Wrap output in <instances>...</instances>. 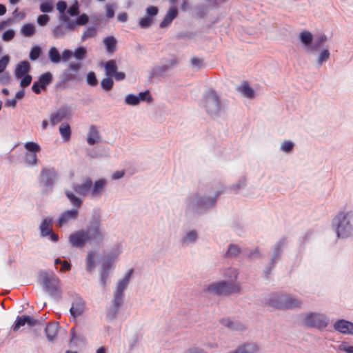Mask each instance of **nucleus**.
Wrapping results in <instances>:
<instances>
[{
	"label": "nucleus",
	"mask_w": 353,
	"mask_h": 353,
	"mask_svg": "<svg viewBox=\"0 0 353 353\" xmlns=\"http://www.w3.org/2000/svg\"><path fill=\"white\" fill-rule=\"evenodd\" d=\"M60 19L65 22V24H59L52 28V32L55 38L63 37L68 31L74 30L76 26H84L89 21V17L85 13L79 15L75 21L71 20L67 15H61Z\"/></svg>",
	"instance_id": "1"
},
{
	"label": "nucleus",
	"mask_w": 353,
	"mask_h": 353,
	"mask_svg": "<svg viewBox=\"0 0 353 353\" xmlns=\"http://www.w3.org/2000/svg\"><path fill=\"white\" fill-rule=\"evenodd\" d=\"M338 237L345 238L353 234V212H340L334 219Z\"/></svg>",
	"instance_id": "2"
},
{
	"label": "nucleus",
	"mask_w": 353,
	"mask_h": 353,
	"mask_svg": "<svg viewBox=\"0 0 353 353\" xmlns=\"http://www.w3.org/2000/svg\"><path fill=\"white\" fill-rule=\"evenodd\" d=\"M269 307L277 309H292L299 307L301 301L286 294H272L268 301Z\"/></svg>",
	"instance_id": "3"
},
{
	"label": "nucleus",
	"mask_w": 353,
	"mask_h": 353,
	"mask_svg": "<svg viewBox=\"0 0 353 353\" xmlns=\"http://www.w3.org/2000/svg\"><path fill=\"white\" fill-rule=\"evenodd\" d=\"M39 279L43 288L50 295H60V280L54 273L42 271L39 273Z\"/></svg>",
	"instance_id": "4"
},
{
	"label": "nucleus",
	"mask_w": 353,
	"mask_h": 353,
	"mask_svg": "<svg viewBox=\"0 0 353 353\" xmlns=\"http://www.w3.org/2000/svg\"><path fill=\"white\" fill-rule=\"evenodd\" d=\"M207 290L216 295H228L239 292L240 288L237 285L220 281L208 285Z\"/></svg>",
	"instance_id": "5"
},
{
	"label": "nucleus",
	"mask_w": 353,
	"mask_h": 353,
	"mask_svg": "<svg viewBox=\"0 0 353 353\" xmlns=\"http://www.w3.org/2000/svg\"><path fill=\"white\" fill-rule=\"evenodd\" d=\"M303 322L308 327H313L319 330L325 328L327 325V319L324 315L312 312L305 316Z\"/></svg>",
	"instance_id": "6"
},
{
	"label": "nucleus",
	"mask_w": 353,
	"mask_h": 353,
	"mask_svg": "<svg viewBox=\"0 0 353 353\" xmlns=\"http://www.w3.org/2000/svg\"><path fill=\"white\" fill-rule=\"evenodd\" d=\"M204 103L206 110L209 113L214 114L219 111V99L214 90H210L205 94Z\"/></svg>",
	"instance_id": "7"
},
{
	"label": "nucleus",
	"mask_w": 353,
	"mask_h": 353,
	"mask_svg": "<svg viewBox=\"0 0 353 353\" xmlns=\"http://www.w3.org/2000/svg\"><path fill=\"white\" fill-rule=\"evenodd\" d=\"M57 177V172L54 168L44 167L40 172V182L46 187L54 185Z\"/></svg>",
	"instance_id": "8"
},
{
	"label": "nucleus",
	"mask_w": 353,
	"mask_h": 353,
	"mask_svg": "<svg viewBox=\"0 0 353 353\" xmlns=\"http://www.w3.org/2000/svg\"><path fill=\"white\" fill-rule=\"evenodd\" d=\"M52 219L45 218L40 225V232L42 236H49L52 241L57 242L59 240V236L52 232Z\"/></svg>",
	"instance_id": "9"
},
{
	"label": "nucleus",
	"mask_w": 353,
	"mask_h": 353,
	"mask_svg": "<svg viewBox=\"0 0 353 353\" xmlns=\"http://www.w3.org/2000/svg\"><path fill=\"white\" fill-rule=\"evenodd\" d=\"M81 68L80 63H70L68 68L65 70L62 74V81L69 82L79 79L78 72Z\"/></svg>",
	"instance_id": "10"
},
{
	"label": "nucleus",
	"mask_w": 353,
	"mask_h": 353,
	"mask_svg": "<svg viewBox=\"0 0 353 353\" xmlns=\"http://www.w3.org/2000/svg\"><path fill=\"white\" fill-rule=\"evenodd\" d=\"M69 241L74 247H82L88 242V234L85 230H79L70 235Z\"/></svg>",
	"instance_id": "11"
},
{
	"label": "nucleus",
	"mask_w": 353,
	"mask_h": 353,
	"mask_svg": "<svg viewBox=\"0 0 353 353\" xmlns=\"http://www.w3.org/2000/svg\"><path fill=\"white\" fill-rule=\"evenodd\" d=\"M69 114V110L67 107H61L50 115V124L54 126L63 119L67 118Z\"/></svg>",
	"instance_id": "12"
},
{
	"label": "nucleus",
	"mask_w": 353,
	"mask_h": 353,
	"mask_svg": "<svg viewBox=\"0 0 353 353\" xmlns=\"http://www.w3.org/2000/svg\"><path fill=\"white\" fill-rule=\"evenodd\" d=\"M85 307V301L81 298L77 297L72 303L70 312L74 318H76L81 316L83 313Z\"/></svg>",
	"instance_id": "13"
},
{
	"label": "nucleus",
	"mask_w": 353,
	"mask_h": 353,
	"mask_svg": "<svg viewBox=\"0 0 353 353\" xmlns=\"http://www.w3.org/2000/svg\"><path fill=\"white\" fill-rule=\"evenodd\" d=\"M88 236V242L96 241L100 243L103 241V234L99 223H95L93 226L85 231Z\"/></svg>",
	"instance_id": "14"
},
{
	"label": "nucleus",
	"mask_w": 353,
	"mask_h": 353,
	"mask_svg": "<svg viewBox=\"0 0 353 353\" xmlns=\"http://www.w3.org/2000/svg\"><path fill=\"white\" fill-rule=\"evenodd\" d=\"M334 327L336 330L342 334L353 335V323L350 321L341 319L334 323Z\"/></svg>",
	"instance_id": "15"
},
{
	"label": "nucleus",
	"mask_w": 353,
	"mask_h": 353,
	"mask_svg": "<svg viewBox=\"0 0 353 353\" xmlns=\"http://www.w3.org/2000/svg\"><path fill=\"white\" fill-rule=\"evenodd\" d=\"M92 186V181L90 178L85 179L81 184H74L73 185L74 190L79 194L85 196L89 192L91 193V188Z\"/></svg>",
	"instance_id": "16"
},
{
	"label": "nucleus",
	"mask_w": 353,
	"mask_h": 353,
	"mask_svg": "<svg viewBox=\"0 0 353 353\" xmlns=\"http://www.w3.org/2000/svg\"><path fill=\"white\" fill-rule=\"evenodd\" d=\"M101 141L100 132L97 126L92 125L89 128L87 135V142L90 145H93Z\"/></svg>",
	"instance_id": "17"
},
{
	"label": "nucleus",
	"mask_w": 353,
	"mask_h": 353,
	"mask_svg": "<svg viewBox=\"0 0 353 353\" xmlns=\"http://www.w3.org/2000/svg\"><path fill=\"white\" fill-rule=\"evenodd\" d=\"M78 213L79 212L77 209H72L64 212L61 214L58 220L59 227H62L70 220L75 219L78 216Z\"/></svg>",
	"instance_id": "18"
},
{
	"label": "nucleus",
	"mask_w": 353,
	"mask_h": 353,
	"mask_svg": "<svg viewBox=\"0 0 353 353\" xmlns=\"http://www.w3.org/2000/svg\"><path fill=\"white\" fill-rule=\"evenodd\" d=\"M178 14V10L176 8H171L169 9L168 12L165 14L163 19L161 21V22L159 24V27L161 28H164L166 27H168L173 19H174Z\"/></svg>",
	"instance_id": "19"
},
{
	"label": "nucleus",
	"mask_w": 353,
	"mask_h": 353,
	"mask_svg": "<svg viewBox=\"0 0 353 353\" xmlns=\"http://www.w3.org/2000/svg\"><path fill=\"white\" fill-rule=\"evenodd\" d=\"M58 328V323L50 322L47 324L45 329V332L48 341H53L56 339L57 336Z\"/></svg>",
	"instance_id": "20"
},
{
	"label": "nucleus",
	"mask_w": 353,
	"mask_h": 353,
	"mask_svg": "<svg viewBox=\"0 0 353 353\" xmlns=\"http://www.w3.org/2000/svg\"><path fill=\"white\" fill-rule=\"evenodd\" d=\"M106 184L107 181L105 179H101L96 181L91 188V196L94 197L101 195Z\"/></svg>",
	"instance_id": "21"
},
{
	"label": "nucleus",
	"mask_w": 353,
	"mask_h": 353,
	"mask_svg": "<svg viewBox=\"0 0 353 353\" xmlns=\"http://www.w3.org/2000/svg\"><path fill=\"white\" fill-rule=\"evenodd\" d=\"M30 69V63L27 61L20 62L16 67L14 74L17 79L22 78L24 75L28 74Z\"/></svg>",
	"instance_id": "22"
},
{
	"label": "nucleus",
	"mask_w": 353,
	"mask_h": 353,
	"mask_svg": "<svg viewBox=\"0 0 353 353\" xmlns=\"http://www.w3.org/2000/svg\"><path fill=\"white\" fill-rule=\"evenodd\" d=\"M132 272V270H129L125 274L123 279L119 281L117 286L116 292L123 294V291L128 284Z\"/></svg>",
	"instance_id": "23"
},
{
	"label": "nucleus",
	"mask_w": 353,
	"mask_h": 353,
	"mask_svg": "<svg viewBox=\"0 0 353 353\" xmlns=\"http://www.w3.org/2000/svg\"><path fill=\"white\" fill-rule=\"evenodd\" d=\"M257 351L258 347L255 344L247 343L229 353H255Z\"/></svg>",
	"instance_id": "24"
},
{
	"label": "nucleus",
	"mask_w": 353,
	"mask_h": 353,
	"mask_svg": "<svg viewBox=\"0 0 353 353\" xmlns=\"http://www.w3.org/2000/svg\"><path fill=\"white\" fill-rule=\"evenodd\" d=\"M104 68L107 77H112L113 74L117 71L116 61L113 59L108 61L105 63Z\"/></svg>",
	"instance_id": "25"
},
{
	"label": "nucleus",
	"mask_w": 353,
	"mask_h": 353,
	"mask_svg": "<svg viewBox=\"0 0 353 353\" xmlns=\"http://www.w3.org/2000/svg\"><path fill=\"white\" fill-rule=\"evenodd\" d=\"M48 57L53 63H59L61 61V54L56 47H51L48 51Z\"/></svg>",
	"instance_id": "26"
},
{
	"label": "nucleus",
	"mask_w": 353,
	"mask_h": 353,
	"mask_svg": "<svg viewBox=\"0 0 353 353\" xmlns=\"http://www.w3.org/2000/svg\"><path fill=\"white\" fill-rule=\"evenodd\" d=\"M59 132L64 141L70 140L71 137V129L68 123H62L59 126Z\"/></svg>",
	"instance_id": "27"
},
{
	"label": "nucleus",
	"mask_w": 353,
	"mask_h": 353,
	"mask_svg": "<svg viewBox=\"0 0 353 353\" xmlns=\"http://www.w3.org/2000/svg\"><path fill=\"white\" fill-rule=\"evenodd\" d=\"M299 38L303 45L308 46L312 41L313 36L310 32L303 30L300 32Z\"/></svg>",
	"instance_id": "28"
},
{
	"label": "nucleus",
	"mask_w": 353,
	"mask_h": 353,
	"mask_svg": "<svg viewBox=\"0 0 353 353\" xmlns=\"http://www.w3.org/2000/svg\"><path fill=\"white\" fill-rule=\"evenodd\" d=\"M239 91L247 98L252 99L254 97V92L253 89L249 85L247 82H243L239 88Z\"/></svg>",
	"instance_id": "29"
},
{
	"label": "nucleus",
	"mask_w": 353,
	"mask_h": 353,
	"mask_svg": "<svg viewBox=\"0 0 353 353\" xmlns=\"http://www.w3.org/2000/svg\"><path fill=\"white\" fill-rule=\"evenodd\" d=\"M21 32L25 37H32L36 32L35 26L32 23H26L22 26Z\"/></svg>",
	"instance_id": "30"
},
{
	"label": "nucleus",
	"mask_w": 353,
	"mask_h": 353,
	"mask_svg": "<svg viewBox=\"0 0 353 353\" xmlns=\"http://www.w3.org/2000/svg\"><path fill=\"white\" fill-rule=\"evenodd\" d=\"M65 195L68 197V199L70 200L72 205H73L74 207H76L78 210L81 205H82V201L79 197L76 196L74 193H72L70 191H65Z\"/></svg>",
	"instance_id": "31"
},
{
	"label": "nucleus",
	"mask_w": 353,
	"mask_h": 353,
	"mask_svg": "<svg viewBox=\"0 0 353 353\" xmlns=\"http://www.w3.org/2000/svg\"><path fill=\"white\" fill-rule=\"evenodd\" d=\"M52 79V75L50 72L42 74L38 80L41 87L46 88V86L51 82Z\"/></svg>",
	"instance_id": "32"
},
{
	"label": "nucleus",
	"mask_w": 353,
	"mask_h": 353,
	"mask_svg": "<svg viewBox=\"0 0 353 353\" xmlns=\"http://www.w3.org/2000/svg\"><path fill=\"white\" fill-rule=\"evenodd\" d=\"M97 28L94 26L88 27L82 34L81 40L85 41L89 38L94 37L97 34Z\"/></svg>",
	"instance_id": "33"
},
{
	"label": "nucleus",
	"mask_w": 353,
	"mask_h": 353,
	"mask_svg": "<svg viewBox=\"0 0 353 353\" xmlns=\"http://www.w3.org/2000/svg\"><path fill=\"white\" fill-rule=\"evenodd\" d=\"M103 42L108 52H113L114 50L117 41L113 37L105 38Z\"/></svg>",
	"instance_id": "34"
},
{
	"label": "nucleus",
	"mask_w": 353,
	"mask_h": 353,
	"mask_svg": "<svg viewBox=\"0 0 353 353\" xmlns=\"http://www.w3.org/2000/svg\"><path fill=\"white\" fill-rule=\"evenodd\" d=\"M25 148L30 152V153H34L37 154V152H39L41 150L40 145L32 141L27 142L24 144Z\"/></svg>",
	"instance_id": "35"
},
{
	"label": "nucleus",
	"mask_w": 353,
	"mask_h": 353,
	"mask_svg": "<svg viewBox=\"0 0 353 353\" xmlns=\"http://www.w3.org/2000/svg\"><path fill=\"white\" fill-rule=\"evenodd\" d=\"M25 161L29 165L36 166L38 162L37 154L29 152L26 153L25 156Z\"/></svg>",
	"instance_id": "36"
},
{
	"label": "nucleus",
	"mask_w": 353,
	"mask_h": 353,
	"mask_svg": "<svg viewBox=\"0 0 353 353\" xmlns=\"http://www.w3.org/2000/svg\"><path fill=\"white\" fill-rule=\"evenodd\" d=\"M94 267V254L93 252H90L86 257V268L88 271L91 272Z\"/></svg>",
	"instance_id": "37"
},
{
	"label": "nucleus",
	"mask_w": 353,
	"mask_h": 353,
	"mask_svg": "<svg viewBox=\"0 0 353 353\" xmlns=\"http://www.w3.org/2000/svg\"><path fill=\"white\" fill-rule=\"evenodd\" d=\"M101 85L104 90L109 91L112 88L114 81L111 77H107L102 79Z\"/></svg>",
	"instance_id": "38"
},
{
	"label": "nucleus",
	"mask_w": 353,
	"mask_h": 353,
	"mask_svg": "<svg viewBox=\"0 0 353 353\" xmlns=\"http://www.w3.org/2000/svg\"><path fill=\"white\" fill-rule=\"evenodd\" d=\"M327 37L324 34H319L317 37L316 39L315 40L314 46L312 47V49L317 50L319 47L323 46L327 41Z\"/></svg>",
	"instance_id": "39"
},
{
	"label": "nucleus",
	"mask_w": 353,
	"mask_h": 353,
	"mask_svg": "<svg viewBox=\"0 0 353 353\" xmlns=\"http://www.w3.org/2000/svg\"><path fill=\"white\" fill-rule=\"evenodd\" d=\"M153 19L150 17H144L139 19V26L141 28H148L151 26Z\"/></svg>",
	"instance_id": "40"
},
{
	"label": "nucleus",
	"mask_w": 353,
	"mask_h": 353,
	"mask_svg": "<svg viewBox=\"0 0 353 353\" xmlns=\"http://www.w3.org/2000/svg\"><path fill=\"white\" fill-rule=\"evenodd\" d=\"M67 12L71 17H79V8L77 0H74V3L68 8Z\"/></svg>",
	"instance_id": "41"
},
{
	"label": "nucleus",
	"mask_w": 353,
	"mask_h": 353,
	"mask_svg": "<svg viewBox=\"0 0 353 353\" xmlns=\"http://www.w3.org/2000/svg\"><path fill=\"white\" fill-rule=\"evenodd\" d=\"M123 294H119V293L115 292L114 298L113 300V305H114V312H117L119 310L120 305H121V303L123 302Z\"/></svg>",
	"instance_id": "42"
},
{
	"label": "nucleus",
	"mask_w": 353,
	"mask_h": 353,
	"mask_svg": "<svg viewBox=\"0 0 353 353\" xmlns=\"http://www.w3.org/2000/svg\"><path fill=\"white\" fill-rule=\"evenodd\" d=\"M41 53V48L39 46H36L32 48L30 54H29V58L32 61L37 60L39 57Z\"/></svg>",
	"instance_id": "43"
},
{
	"label": "nucleus",
	"mask_w": 353,
	"mask_h": 353,
	"mask_svg": "<svg viewBox=\"0 0 353 353\" xmlns=\"http://www.w3.org/2000/svg\"><path fill=\"white\" fill-rule=\"evenodd\" d=\"M86 53H87L86 48L81 46V47L77 48L75 50L74 52L73 53V55L77 59L81 60L84 58Z\"/></svg>",
	"instance_id": "44"
},
{
	"label": "nucleus",
	"mask_w": 353,
	"mask_h": 353,
	"mask_svg": "<svg viewBox=\"0 0 353 353\" xmlns=\"http://www.w3.org/2000/svg\"><path fill=\"white\" fill-rule=\"evenodd\" d=\"M241 252L240 248L234 244H231L229 246L228 250L227 252V255L229 256H237Z\"/></svg>",
	"instance_id": "45"
},
{
	"label": "nucleus",
	"mask_w": 353,
	"mask_h": 353,
	"mask_svg": "<svg viewBox=\"0 0 353 353\" xmlns=\"http://www.w3.org/2000/svg\"><path fill=\"white\" fill-rule=\"evenodd\" d=\"M139 103L141 101L150 102L152 100V97L150 94L149 90L139 92L137 95Z\"/></svg>",
	"instance_id": "46"
},
{
	"label": "nucleus",
	"mask_w": 353,
	"mask_h": 353,
	"mask_svg": "<svg viewBox=\"0 0 353 353\" xmlns=\"http://www.w3.org/2000/svg\"><path fill=\"white\" fill-rule=\"evenodd\" d=\"M330 53L328 50H323L319 55L318 63L321 65L324 61H327L330 58Z\"/></svg>",
	"instance_id": "47"
},
{
	"label": "nucleus",
	"mask_w": 353,
	"mask_h": 353,
	"mask_svg": "<svg viewBox=\"0 0 353 353\" xmlns=\"http://www.w3.org/2000/svg\"><path fill=\"white\" fill-rule=\"evenodd\" d=\"M26 324V323L25 315L21 316H17L16 321H15V324L13 326V331L14 332L18 331L19 329L20 328V327L23 326Z\"/></svg>",
	"instance_id": "48"
},
{
	"label": "nucleus",
	"mask_w": 353,
	"mask_h": 353,
	"mask_svg": "<svg viewBox=\"0 0 353 353\" xmlns=\"http://www.w3.org/2000/svg\"><path fill=\"white\" fill-rule=\"evenodd\" d=\"M125 101L127 104L132 105H136L139 103L137 96L132 94L126 96Z\"/></svg>",
	"instance_id": "49"
},
{
	"label": "nucleus",
	"mask_w": 353,
	"mask_h": 353,
	"mask_svg": "<svg viewBox=\"0 0 353 353\" xmlns=\"http://www.w3.org/2000/svg\"><path fill=\"white\" fill-rule=\"evenodd\" d=\"M10 61L8 55H5L0 59V73L3 72L6 68Z\"/></svg>",
	"instance_id": "50"
},
{
	"label": "nucleus",
	"mask_w": 353,
	"mask_h": 353,
	"mask_svg": "<svg viewBox=\"0 0 353 353\" xmlns=\"http://www.w3.org/2000/svg\"><path fill=\"white\" fill-rule=\"evenodd\" d=\"M293 143L289 141H285L281 144V149L285 152H290L293 150Z\"/></svg>",
	"instance_id": "51"
},
{
	"label": "nucleus",
	"mask_w": 353,
	"mask_h": 353,
	"mask_svg": "<svg viewBox=\"0 0 353 353\" xmlns=\"http://www.w3.org/2000/svg\"><path fill=\"white\" fill-rule=\"evenodd\" d=\"M158 12H159L158 8L154 6H149L146 8V13L148 14L147 17H150L152 19L158 14Z\"/></svg>",
	"instance_id": "52"
},
{
	"label": "nucleus",
	"mask_w": 353,
	"mask_h": 353,
	"mask_svg": "<svg viewBox=\"0 0 353 353\" xmlns=\"http://www.w3.org/2000/svg\"><path fill=\"white\" fill-rule=\"evenodd\" d=\"M14 37V31L13 30H8L3 33L2 39L5 41H11Z\"/></svg>",
	"instance_id": "53"
},
{
	"label": "nucleus",
	"mask_w": 353,
	"mask_h": 353,
	"mask_svg": "<svg viewBox=\"0 0 353 353\" xmlns=\"http://www.w3.org/2000/svg\"><path fill=\"white\" fill-rule=\"evenodd\" d=\"M87 82L92 86H95L97 84V80L95 74L93 72H90L88 74Z\"/></svg>",
	"instance_id": "54"
},
{
	"label": "nucleus",
	"mask_w": 353,
	"mask_h": 353,
	"mask_svg": "<svg viewBox=\"0 0 353 353\" xmlns=\"http://www.w3.org/2000/svg\"><path fill=\"white\" fill-rule=\"evenodd\" d=\"M20 85L23 88L28 87L32 81V77L30 74H26L21 78Z\"/></svg>",
	"instance_id": "55"
},
{
	"label": "nucleus",
	"mask_w": 353,
	"mask_h": 353,
	"mask_svg": "<svg viewBox=\"0 0 353 353\" xmlns=\"http://www.w3.org/2000/svg\"><path fill=\"white\" fill-rule=\"evenodd\" d=\"M197 237V234L195 231H190L183 239L184 242L194 241Z\"/></svg>",
	"instance_id": "56"
},
{
	"label": "nucleus",
	"mask_w": 353,
	"mask_h": 353,
	"mask_svg": "<svg viewBox=\"0 0 353 353\" xmlns=\"http://www.w3.org/2000/svg\"><path fill=\"white\" fill-rule=\"evenodd\" d=\"M190 63L194 68L199 69L202 66L203 59L194 57L190 59Z\"/></svg>",
	"instance_id": "57"
},
{
	"label": "nucleus",
	"mask_w": 353,
	"mask_h": 353,
	"mask_svg": "<svg viewBox=\"0 0 353 353\" xmlns=\"http://www.w3.org/2000/svg\"><path fill=\"white\" fill-rule=\"evenodd\" d=\"M50 21V17L47 14H40L37 17V23L39 26H45Z\"/></svg>",
	"instance_id": "58"
},
{
	"label": "nucleus",
	"mask_w": 353,
	"mask_h": 353,
	"mask_svg": "<svg viewBox=\"0 0 353 353\" xmlns=\"http://www.w3.org/2000/svg\"><path fill=\"white\" fill-rule=\"evenodd\" d=\"M105 15L108 18H112L114 16V6L108 4L105 6Z\"/></svg>",
	"instance_id": "59"
},
{
	"label": "nucleus",
	"mask_w": 353,
	"mask_h": 353,
	"mask_svg": "<svg viewBox=\"0 0 353 353\" xmlns=\"http://www.w3.org/2000/svg\"><path fill=\"white\" fill-rule=\"evenodd\" d=\"M25 319L26 324H28V325L30 327H33L40 324V321L39 320L34 319L30 316L25 315Z\"/></svg>",
	"instance_id": "60"
},
{
	"label": "nucleus",
	"mask_w": 353,
	"mask_h": 353,
	"mask_svg": "<svg viewBox=\"0 0 353 353\" xmlns=\"http://www.w3.org/2000/svg\"><path fill=\"white\" fill-rule=\"evenodd\" d=\"M52 8V5L50 2L43 3L40 5V10L42 12H50Z\"/></svg>",
	"instance_id": "61"
},
{
	"label": "nucleus",
	"mask_w": 353,
	"mask_h": 353,
	"mask_svg": "<svg viewBox=\"0 0 353 353\" xmlns=\"http://www.w3.org/2000/svg\"><path fill=\"white\" fill-rule=\"evenodd\" d=\"M57 9L61 14H62V15H65L64 13L65 10L67 9L66 2L63 1H59L57 3Z\"/></svg>",
	"instance_id": "62"
},
{
	"label": "nucleus",
	"mask_w": 353,
	"mask_h": 353,
	"mask_svg": "<svg viewBox=\"0 0 353 353\" xmlns=\"http://www.w3.org/2000/svg\"><path fill=\"white\" fill-rule=\"evenodd\" d=\"M72 54H73L71 50H70L68 49H65L62 52V54L61 56V60L63 61H66L72 57Z\"/></svg>",
	"instance_id": "63"
},
{
	"label": "nucleus",
	"mask_w": 353,
	"mask_h": 353,
	"mask_svg": "<svg viewBox=\"0 0 353 353\" xmlns=\"http://www.w3.org/2000/svg\"><path fill=\"white\" fill-rule=\"evenodd\" d=\"M116 81H122L125 78V74L123 72L117 71L112 76Z\"/></svg>",
	"instance_id": "64"
}]
</instances>
